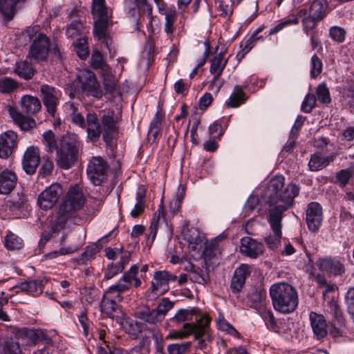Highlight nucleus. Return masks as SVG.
Wrapping results in <instances>:
<instances>
[{
    "instance_id": "1",
    "label": "nucleus",
    "mask_w": 354,
    "mask_h": 354,
    "mask_svg": "<svg viewBox=\"0 0 354 354\" xmlns=\"http://www.w3.org/2000/svg\"><path fill=\"white\" fill-rule=\"evenodd\" d=\"M299 187L293 183L285 187V178L283 176H276L270 181L266 191L267 203L270 208L268 210V223L274 233L265 238L268 248L276 249L281 243V221L283 213L292 207L294 198L298 196Z\"/></svg>"
},
{
    "instance_id": "2",
    "label": "nucleus",
    "mask_w": 354,
    "mask_h": 354,
    "mask_svg": "<svg viewBox=\"0 0 354 354\" xmlns=\"http://www.w3.org/2000/svg\"><path fill=\"white\" fill-rule=\"evenodd\" d=\"M270 295L274 308L281 313L294 312L298 306L296 290L287 283H278L271 286Z\"/></svg>"
},
{
    "instance_id": "3",
    "label": "nucleus",
    "mask_w": 354,
    "mask_h": 354,
    "mask_svg": "<svg viewBox=\"0 0 354 354\" xmlns=\"http://www.w3.org/2000/svg\"><path fill=\"white\" fill-rule=\"evenodd\" d=\"M124 11L129 15L138 25H142L145 19H148L147 26L152 30V23L154 17L152 15V6L147 0H124Z\"/></svg>"
},
{
    "instance_id": "4",
    "label": "nucleus",
    "mask_w": 354,
    "mask_h": 354,
    "mask_svg": "<svg viewBox=\"0 0 354 354\" xmlns=\"http://www.w3.org/2000/svg\"><path fill=\"white\" fill-rule=\"evenodd\" d=\"M85 199L79 185H75L68 190L66 195L61 203L59 209L73 218L77 216V212L83 207Z\"/></svg>"
},
{
    "instance_id": "5",
    "label": "nucleus",
    "mask_w": 354,
    "mask_h": 354,
    "mask_svg": "<svg viewBox=\"0 0 354 354\" xmlns=\"http://www.w3.org/2000/svg\"><path fill=\"white\" fill-rule=\"evenodd\" d=\"M123 300L122 296L114 295L105 290L100 301V312L104 317L117 320L123 315L120 303Z\"/></svg>"
},
{
    "instance_id": "6",
    "label": "nucleus",
    "mask_w": 354,
    "mask_h": 354,
    "mask_svg": "<svg viewBox=\"0 0 354 354\" xmlns=\"http://www.w3.org/2000/svg\"><path fill=\"white\" fill-rule=\"evenodd\" d=\"M211 319L208 315H201L195 319V326L192 335L198 340L197 348L203 350L211 343L213 337L209 333V324Z\"/></svg>"
},
{
    "instance_id": "7",
    "label": "nucleus",
    "mask_w": 354,
    "mask_h": 354,
    "mask_svg": "<svg viewBox=\"0 0 354 354\" xmlns=\"http://www.w3.org/2000/svg\"><path fill=\"white\" fill-rule=\"evenodd\" d=\"M107 162L101 157H93L87 167V175L92 183L100 185L107 178Z\"/></svg>"
},
{
    "instance_id": "8",
    "label": "nucleus",
    "mask_w": 354,
    "mask_h": 354,
    "mask_svg": "<svg viewBox=\"0 0 354 354\" xmlns=\"http://www.w3.org/2000/svg\"><path fill=\"white\" fill-rule=\"evenodd\" d=\"M63 193L61 185L53 183L39 194L37 205L44 210L50 209L56 205Z\"/></svg>"
},
{
    "instance_id": "9",
    "label": "nucleus",
    "mask_w": 354,
    "mask_h": 354,
    "mask_svg": "<svg viewBox=\"0 0 354 354\" xmlns=\"http://www.w3.org/2000/svg\"><path fill=\"white\" fill-rule=\"evenodd\" d=\"M50 39L43 33L37 35L30 46L29 55L37 62L45 61L50 52Z\"/></svg>"
},
{
    "instance_id": "10",
    "label": "nucleus",
    "mask_w": 354,
    "mask_h": 354,
    "mask_svg": "<svg viewBox=\"0 0 354 354\" xmlns=\"http://www.w3.org/2000/svg\"><path fill=\"white\" fill-rule=\"evenodd\" d=\"M40 92L47 112L53 117L57 111V106L59 103L60 91L48 84H42L40 86Z\"/></svg>"
},
{
    "instance_id": "11",
    "label": "nucleus",
    "mask_w": 354,
    "mask_h": 354,
    "mask_svg": "<svg viewBox=\"0 0 354 354\" xmlns=\"http://www.w3.org/2000/svg\"><path fill=\"white\" fill-rule=\"evenodd\" d=\"M177 277L167 271H156L154 273L153 280L151 282V290L147 297H150V294H154L155 297L163 294L168 290V283L169 281H175Z\"/></svg>"
},
{
    "instance_id": "12",
    "label": "nucleus",
    "mask_w": 354,
    "mask_h": 354,
    "mask_svg": "<svg viewBox=\"0 0 354 354\" xmlns=\"http://www.w3.org/2000/svg\"><path fill=\"white\" fill-rule=\"evenodd\" d=\"M138 266L135 264L131 266L128 271L125 272L115 285L110 286L106 290L114 295L122 296V293L129 290L132 285L133 278L138 272Z\"/></svg>"
},
{
    "instance_id": "13",
    "label": "nucleus",
    "mask_w": 354,
    "mask_h": 354,
    "mask_svg": "<svg viewBox=\"0 0 354 354\" xmlns=\"http://www.w3.org/2000/svg\"><path fill=\"white\" fill-rule=\"evenodd\" d=\"M80 78L81 87L86 95H91L97 99L102 97L103 91L93 73L87 71Z\"/></svg>"
},
{
    "instance_id": "14",
    "label": "nucleus",
    "mask_w": 354,
    "mask_h": 354,
    "mask_svg": "<svg viewBox=\"0 0 354 354\" xmlns=\"http://www.w3.org/2000/svg\"><path fill=\"white\" fill-rule=\"evenodd\" d=\"M306 214L309 230L313 232H317L323 220L322 206L317 202L309 203Z\"/></svg>"
},
{
    "instance_id": "15",
    "label": "nucleus",
    "mask_w": 354,
    "mask_h": 354,
    "mask_svg": "<svg viewBox=\"0 0 354 354\" xmlns=\"http://www.w3.org/2000/svg\"><path fill=\"white\" fill-rule=\"evenodd\" d=\"M100 121L103 140L106 145H111L118 133V122L113 116L106 114L100 117Z\"/></svg>"
},
{
    "instance_id": "16",
    "label": "nucleus",
    "mask_w": 354,
    "mask_h": 354,
    "mask_svg": "<svg viewBox=\"0 0 354 354\" xmlns=\"http://www.w3.org/2000/svg\"><path fill=\"white\" fill-rule=\"evenodd\" d=\"M227 62V60L224 59L222 53H220L211 59L209 72L214 76L210 82L209 86L212 87L215 86L216 87L217 92L220 90L224 83V80H221L219 77L226 66Z\"/></svg>"
},
{
    "instance_id": "17",
    "label": "nucleus",
    "mask_w": 354,
    "mask_h": 354,
    "mask_svg": "<svg viewBox=\"0 0 354 354\" xmlns=\"http://www.w3.org/2000/svg\"><path fill=\"white\" fill-rule=\"evenodd\" d=\"M40 162L39 151L37 147L30 146L26 150L23 160V169L27 174L32 175L35 173Z\"/></svg>"
},
{
    "instance_id": "18",
    "label": "nucleus",
    "mask_w": 354,
    "mask_h": 354,
    "mask_svg": "<svg viewBox=\"0 0 354 354\" xmlns=\"http://www.w3.org/2000/svg\"><path fill=\"white\" fill-rule=\"evenodd\" d=\"M240 252L244 256L257 259L259 255L263 254L264 246L255 239L246 236L241 240Z\"/></svg>"
},
{
    "instance_id": "19",
    "label": "nucleus",
    "mask_w": 354,
    "mask_h": 354,
    "mask_svg": "<svg viewBox=\"0 0 354 354\" xmlns=\"http://www.w3.org/2000/svg\"><path fill=\"white\" fill-rule=\"evenodd\" d=\"M17 144V135L8 131L0 136V158H7L12 154Z\"/></svg>"
},
{
    "instance_id": "20",
    "label": "nucleus",
    "mask_w": 354,
    "mask_h": 354,
    "mask_svg": "<svg viewBox=\"0 0 354 354\" xmlns=\"http://www.w3.org/2000/svg\"><path fill=\"white\" fill-rule=\"evenodd\" d=\"M87 138L92 142H97L102 134L100 118L94 112L86 114V128Z\"/></svg>"
},
{
    "instance_id": "21",
    "label": "nucleus",
    "mask_w": 354,
    "mask_h": 354,
    "mask_svg": "<svg viewBox=\"0 0 354 354\" xmlns=\"http://www.w3.org/2000/svg\"><path fill=\"white\" fill-rule=\"evenodd\" d=\"M309 317L315 336L318 339L324 338L328 333L326 329L327 324L324 317L315 312H311Z\"/></svg>"
},
{
    "instance_id": "22",
    "label": "nucleus",
    "mask_w": 354,
    "mask_h": 354,
    "mask_svg": "<svg viewBox=\"0 0 354 354\" xmlns=\"http://www.w3.org/2000/svg\"><path fill=\"white\" fill-rule=\"evenodd\" d=\"M250 274V271L247 265L243 264L235 270L231 281V288L234 293L240 292Z\"/></svg>"
},
{
    "instance_id": "23",
    "label": "nucleus",
    "mask_w": 354,
    "mask_h": 354,
    "mask_svg": "<svg viewBox=\"0 0 354 354\" xmlns=\"http://www.w3.org/2000/svg\"><path fill=\"white\" fill-rule=\"evenodd\" d=\"M17 177L14 171L4 169L0 173V194H10L15 187Z\"/></svg>"
},
{
    "instance_id": "24",
    "label": "nucleus",
    "mask_w": 354,
    "mask_h": 354,
    "mask_svg": "<svg viewBox=\"0 0 354 354\" xmlns=\"http://www.w3.org/2000/svg\"><path fill=\"white\" fill-rule=\"evenodd\" d=\"M77 156L78 153L57 149L55 158L56 164L63 169H68L77 161Z\"/></svg>"
},
{
    "instance_id": "25",
    "label": "nucleus",
    "mask_w": 354,
    "mask_h": 354,
    "mask_svg": "<svg viewBox=\"0 0 354 354\" xmlns=\"http://www.w3.org/2000/svg\"><path fill=\"white\" fill-rule=\"evenodd\" d=\"M319 269L333 275H341L344 272L343 264L332 258L319 259L317 263Z\"/></svg>"
},
{
    "instance_id": "26",
    "label": "nucleus",
    "mask_w": 354,
    "mask_h": 354,
    "mask_svg": "<svg viewBox=\"0 0 354 354\" xmlns=\"http://www.w3.org/2000/svg\"><path fill=\"white\" fill-rule=\"evenodd\" d=\"M48 282L46 278L29 280L19 283L16 287L21 291L26 292L33 296H37L43 292L44 286Z\"/></svg>"
},
{
    "instance_id": "27",
    "label": "nucleus",
    "mask_w": 354,
    "mask_h": 354,
    "mask_svg": "<svg viewBox=\"0 0 354 354\" xmlns=\"http://www.w3.org/2000/svg\"><path fill=\"white\" fill-rule=\"evenodd\" d=\"M336 158L335 153H331L327 156H322L319 153L311 155L308 167L310 171H316L326 167Z\"/></svg>"
},
{
    "instance_id": "28",
    "label": "nucleus",
    "mask_w": 354,
    "mask_h": 354,
    "mask_svg": "<svg viewBox=\"0 0 354 354\" xmlns=\"http://www.w3.org/2000/svg\"><path fill=\"white\" fill-rule=\"evenodd\" d=\"M96 20L94 23V35L97 40H102L105 46L109 48L111 39L106 33L109 21L107 17L95 18Z\"/></svg>"
},
{
    "instance_id": "29",
    "label": "nucleus",
    "mask_w": 354,
    "mask_h": 354,
    "mask_svg": "<svg viewBox=\"0 0 354 354\" xmlns=\"http://www.w3.org/2000/svg\"><path fill=\"white\" fill-rule=\"evenodd\" d=\"M9 113L15 123L22 131H28L35 127L36 122L35 120L24 115L15 109L10 108Z\"/></svg>"
},
{
    "instance_id": "30",
    "label": "nucleus",
    "mask_w": 354,
    "mask_h": 354,
    "mask_svg": "<svg viewBox=\"0 0 354 354\" xmlns=\"http://www.w3.org/2000/svg\"><path fill=\"white\" fill-rule=\"evenodd\" d=\"M41 108L40 100L30 95H24L21 99V111L26 114H36Z\"/></svg>"
},
{
    "instance_id": "31",
    "label": "nucleus",
    "mask_w": 354,
    "mask_h": 354,
    "mask_svg": "<svg viewBox=\"0 0 354 354\" xmlns=\"http://www.w3.org/2000/svg\"><path fill=\"white\" fill-rule=\"evenodd\" d=\"M79 138L75 133H67L61 137L58 149L78 153Z\"/></svg>"
},
{
    "instance_id": "32",
    "label": "nucleus",
    "mask_w": 354,
    "mask_h": 354,
    "mask_svg": "<svg viewBox=\"0 0 354 354\" xmlns=\"http://www.w3.org/2000/svg\"><path fill=\"white\" fill-rule=\"evenodd\" d=\"M14 71L19 77L26 80L32 79L35 72L32 65L27 60L17 62Z\"/></svg>"
},
{
    "instance_id": "33",
    "label": "nucleus",
    "mask_w": 354,
    "mask_h": 354,
    "mask_svg": "<svg viewBox=\"0 0 354 354\" xmlns=\"http://www.w3.org/2000/svg\"><path fill=\"white\" fill-rule=\"evenodd\" d=\"M26 0H0V11L7 20L12 19L17 12V4Z\"/></svg>"
},
{
    "instance_id": "34",
    "label": "nucleus",
    "mask_w": 354,
    "mask_h": 354,
    "mask_svg": "<svg viewBox=\"0 0 354 354\" xmlns=\"http://www.w3.org/2000/svg\"><path fill=\"white\" fill-rule=\"evenodd\" d=\"M327 4L325 0H314L310 6L309 15L322 21L326 15Z\"/></svg>"
},
{
    "instance_id": "35",
    "label": "nucleus",
    "mask_w": 354,
    "mask_h": 354,
    "mask_svg": "<svg viewBox=\"0 0 354 354\" xmlns=\"http://www.w3.org/2000/svg\"><path fill=\"white\" fill-rule=\"evenodd\" d=\"M68 110L70 113L71 122L83 129L86 128V122L84 117L79 111L77 106L73 102L66 103Z\"/></svg>"
},
{
    "instance_id": "36",
    "label": "nucleus",
    "mask_w": 354,
    "mask_h": 354,
    "mask_svg": "<svg viewBox=\"0 0 354 354\" xmlns=\"http://www.w3.org/2000/svg\"><path fill=\"white\" fill-rule=\"evenodd\" d=\"M40 331L41 330L22 328L17 331L16 336L18 338L26 340L28 344L30 343L32 345H36L38 344Z\"/></svg>"
},
{
    "instance_id": "37",
    "label": "nucleus",
    "mask_w": 354,
    "mask_h": 354,
    "mask_svg": "<svg viewBox=\"0 0 354 354\" xmlns=\"http://www.w3.org/2000/svg\"><path fill=\"white\" fill-rule=\"evenodd\" d=\"M196 315V318L203 314L199 313V310L196 308H193L191 310L187 309H180L178 310L175 315L173 317L172 320L178 324L183 323L185 321L192 320V317Z\"/></svg>"
},
{
    "instance_id": "38",
    "label": "nucleus",
    "mask_w": 354,
    "mask_h": 354,
    "mask_svg": "<svg viewBox=\"0 0 354 354\" xmlns=\"http://www.w3.org/2000/svg\"><path fill=\"white\" fill-rule=\"evenodd\" d=\"M71 218H73V217L64 212H62L61 210L58 209L56 217L51 223L50 228L52 232L54 234L58 233L65 227L67 221Z\"/></svg>"
},
{
    "instance_id": "39",
    "label": "nucleus",
    "mask_w": 354,
    "mask_h": 354,
    "mask_svg": "<svg viewBox=\"0 0 354 354\" xmlns=\"http://www.w3.org/2000/svg\"><path fill=\"white\" fill-rule=\"evenodd\" d=\"M0 351L3 354H23L19 343L12 338L0 343Z\"/></svg>"
},
{
    "instance_id": "40",
    "label": "nucleus",
    "mask_w": 354,
    "mask_h": 354,
    "mask_svg": "<svg viewBox=\"0 0 354 354\" xmlns=\"http://www.w3.org/2000/svg\"><path fill=\"white\" fill-rule=\"evenodd\" d=\"M91 65L94 69H100L102 73L110 71L111 67L104 62L102 53L98 50H93L91 57Z\"/></svg>"
},
{
    "instance_id": "41",
    "label": "nucleus",
    "mask_w": 354,
    "mask_h": 354,
    "mask_svg": "<svg viewBox=\"0 0 354 354\" xmlns=\"http://www.w3.org/2000/svg\"><path fill=\"white\" fill-rule=\"evenodd\" d=\"M85 34V28L83 23L80 20L73 21L66 30V35L68 38H75L83 36Z\"/></svg>"
},
{
    "instance_id": "42",
    "label": "nucleus",
    "mask_w": 354,
    "mask_h": 354,
    "mask_svg": "<svg viewBox=\"0 0 354 354\" xmlns=\"http://www.w3.org/2000/svg\"><path fill=\"white\" fill-rule=\"evenodd\" d=\"M138 317L149 324H156L162 320L159 318L157 312L154 309L145 307L137 313Z\"/></svg>"
},
{
    "instance_id": "43",
    "label": "nucleus",
    "mask_w": 354,
    "mask_h": 354,
    "mask_svg": "<svg viewBox=\"0 0 354 354\" xmlns=\"http://www.w3.org/2000/svg\"><path fill=\"white\" fill-rule=\"evenodd\" d=\"M266 297V292L264 290L261 289L254 290L248 296L251 307L259 308L264 306Z\"/></svg>"
},
{
    "instance_id": "44",
    "label": "nucleus",
    "mask_w": 354,
    "mask_h": 354,
    "mask_svg": "<svg viewBox=\"0 0 354 354\" xmlns=\"http://www.w3.org/2000/svg\"><path fill=\"white\" fill-rule=\"evenodd\" d=\"M190 271L192 272L190 279L192 281L200 284H207L209 281V275L207 268L205 270H203L199 268H195L194 266L192 265V269Z\"/></svg>"
},
{
    "instance_id": "45",
    "label": "nucleus",
    "mask_w": 354,
    "mask_h": 354,
    "mask_svg": "<svg viewBox=\"0 0 354 354\" xmlns=\"http://www.w3.org/2000/svg\"><path fill=\"white\" fill-rule=\"evenodd\" d=\"M244 96L245 93L242 88L237 85L235 86L234 91L230 95L229 101L227 102V106L233 108L239 106L240 104L244 103L245 100Z\"/></svg>"
},
{
    "instance_id": "46",
    "label": "nucleus",
    "mask_w": 354,
    "mask_h": 354,
    "mask_svg": "<svg viewBox=\"0 0 354 354\" xmlns=\"http://www.w3.org/2000/svg\"><path fill=\"white\" fill-rule=\"evenodd\" d=\"M195 326V322L192 323H186L183 325V329L178 331H174L170 333L167 336V339H184L189 336L194 332V328Z\"/></svg>"
},
{
    "instance_id": "47",
    "label": "nucleus",
    "mask_w": 354,
    "mask_h": 354,
    "mask_svg": "<svg viewBox=\"0 0 354 354\" xmlns=\"http://www.w3.org/2000/svg\"><path fill=\"white\" fill-rule=\"evenodd\" d=\"M163 216V209L162 207H160L158 211L155 213L154 216L153 217L151 225L149 227V237L148 241L151 239V242H153L156 238L158 223L160 219V217Z\"/></svg>"
},
{
    "instance_id": "48",
    "label": "nucleus",
    "mask_w": 354,
    "mask_h": 354,
    "mask_svg": "<svg viewBox=\"0 0 354 354\" xmlns=\"http://www.w3.org/2000/svg\"><path fill=\"white\" fill-rule=\"evenodd\" d=\"M73 46L77 56L81 59H85L88 56L87 41L85 37H82L77 39L73 42Z\"/></svg>"
},
{
    "instance_id": "49",
    "label": "nucleus",
    "mask_w": 354,
    "mask_h": 354,
    "mask_svg": "<svg viewBox=\"0 0 354 354\" xmlns=\"http://www.w3.org/2000/svg\"><path fill=\"white\" fill-rule=\"evenodd\" d=\"M92 14L94 18L108 17L105 0H93Z\"/></svg>"
},
{
    "instance_id": "50",
    "label": "nucleus",
    "mask_w": 354,
    "mask_h": 354,
    "mask_svg": "<svg viewBox=\"0 0 354 354\" xmlns=\"http://www.w3.org/2000/svg\"><path fill=\"white\" fill-rule=\"evenodd\" d=\"M353 169L350 168L339 170L335 175V183L338 184L341 187H344L348 184L350 179L353 176Z\"/></svg>"
},
{
    "instance_id": "51",
    "label": "nucleus",
    "mask_w": 354,
    "mask_h": 354,
    "mask_svg": "<svg viewBox=\"0 0 354 354\" xmlns=\"http://www.w3.org/2000/svg\"><path fill=\"white\" fill-rule=\"evenodd\" d=\"M24 245L23 240L12 232H9L5 239V246L8 250H19Z\"/></svg>"
},
{
    "instance_id": "52",
    "label": "nucleus",
    "mask_w": 354,
    "mask_h": 354,
    "mask_svg": "<svg viewBox=\"0 0 354 354\" xmlns=\"http://www.w3.org/2000/svg\"><path fill=\"white\" fill-rule=\"evenodd\" d=\"M176 12L168 11L165 13V32L171 39L173 37V33L176 29L174 26V24L176 21Z\"/></svg>"
},
{
    "instance_id": "53",
    "label": "nucleus",
    "mask_w": 354,
    "mask_h": 354,
    "mask_svg": "<svg viewBox=\"0 0 354 354\" xmlns=\"http://www.w3.org/2000/svg\"><path fill=\"white\" fill-rule=\"evenodd\" d=\"M174 307V303L168 298H163L154 310L162 321L166 314Z\"/></svg>"
},
{
    "instance_id": "54",
    "label": "nucleus",
    "mask_w": 354,
    "mask_h": 354,
    "mask_svg": "<svg viewBox=\"0 0 354 354\" xmlns=\"http://www.w3.org/2000/svg\"><path fill=\"white\" fill-rule=\"evenodd\" d=\"M162 124V115L160 111H157L149 126V134L155 140L159 134Z\"/></svg>"
},
{
    "instance_id": "55",
    "label": "nucleus",
    "mask_w": 354,
    "mask_h": 354,
    "mask_svg": "<svg viewBox=\"0 0 354 354\" xmlns=\"http://www.w3.org/2000/svg\"><path fill=\"white\" fill-rule=\"evenodd\" d=\"M18 84L13 79L3 77L0 79V93H10L17 89Z\"/></svg>"
},
{
    "instance_id": "56",
    "label": "nucleus",
    "mask_w": 354,
    "mask_h": 354,
    "mask_svg": "<svg viewBox=\"0 0 354 354\" xmlns=\"http://www.w3.org/2000/svg\"><path fill=\"white\" fill-rule=\"evenodd\" d=\"M319 20L309 15L303 18L301 24L303 26V30L306 35H310L313 32H315L314 30L316 28Z\"/></svg>"
},
{
    "instance_id": "57",
    "label": "nucleus",
    "mask_w": 354,
    "mask_h": 354,
    "mask_svg": "<svg viewBox=\"0 0 354 354\" xmlns=\"http://www.w3.org/2000/svg\"><path fill=\"white\" fill-rule=\"evenodd\" d=\"M104 77V86L106 92L109 93H113L117 90V81L111 74V68L108 73H102Z\"/></svg>"
},
{
    "instance_id": "58",
    "label": "nucleus",
    "mask_w": 354,
    "mask_h": 354,
    "mask_svg": "<svg viewBox=\"0 0 354 354\" xmlns=\"http://www.w3.org/2000/svg\"><path fill=\"white\" fill-rule=\"evenodd\" d=\"M191 345L192 343L190 342L171 344L167 346V351L169 354H185L189 351Z\"/></svg>"
},
{
    "instance_id": "59",
    "label": "nucleus",
    "mask_w": 354,
    "mask_h": 354,
    "mask_svg": "<svg viewBox=\"0 0 354 354\" xmlns=\"http://www.w3.org/2000/svg\"><path fill=\"white\" fill-rule=\"evenodd\" d=\"M322 62L317 55L312 56L310 59V76L312 78L317 77L322 71Z\"/></svg>"
},
{
    "instance_id": "60",
    "label": "nucleus",
    "mask_w": 354,
    "mask_h": 354,
    "mask_svg": "<svg viewBox=\"0 0 354 354\" xmlns=\"http://www.w3.org/2000/svg\"><path fill=\"white\" fill-rule=\"evenodd\" d=\"M43 138L44 144L48 147L49 152H53L55 149L57 150L59 145L55 140V134L52 131L49 130L46 131L43 134Z\"/></svg>"
},
{
    "instance_id": "61",
    "label": "nucleus",
    "mask_w": 354,
    "mask_h": 354,
    "mask_svg": "<svg viewBox=\"0 0 354 354\" xmlns=\"http://www.w3.org/2000/svg\"><path fill=\"white\" fill-rule=\"evenodd\" d=\"M318 100L323 104H328L331 101L330 93L326 84L322 83L318 85L316 89Z\"/></svg>"
},
{
    "instance_id": "62",
    "label": "nucleus",
    "mask_w": 354,
    "mask_h": 354,
    "mask_svg": "<svg viewBox=\"0 0 354 354\" xmlns=\"http://www.w3.org/2000/svg\"><path fill=\"white\" fill-rule=\"evenodd\" d=\"M329 312L333 315L334 319L337 324L342 325L344 323V319L342 315V312L339 308V305L335 301L331 300L328 302Z\"/></svg>"
},
{
    "instance_id": "63",
    "label": "nucleus",
    "mask_w": 354,
    "mask_h": 354,
    "mask_svg": "<svg viewBox=\"0 0 354 354\" xmlns=\"http://www.w3.org/2000/svg\"><path fill=\"white\" fill-rule=\"evenodd\" d=\"M186 239L188 242L189 250L200 254L204 245L201 236L198 235L196 237L189 236L186 238Z\"/></svg>"
},
{
    "instance_id": "64",
    "label": "nucleus",
    "mask_w": 354,
    "mask_h": 354,
    "mask_svg": "<svg viewBox=\"0 0 354 354\" xmlns=\"http://www.w3.org/2000/svg\"><path fill=\"white\" fill-rule=\"evenodd\" d=\"M329 35L333 41L342 43L345 39L346 30L343 28L335 26L330 28Z\"/></svg>"
}]
</instances>
